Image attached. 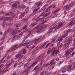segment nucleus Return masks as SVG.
<instances>
[{"instance_id": "f257e3e1", "label": "nucleus", "mask_w": 75, "mask_h": 75, "mask_svg": "<svg viewBox=\"0 0 75 75\" xmlns=\"http://www.w3.org/2000/svg\"><path fill=\"white\" fill-rule=\"evenodd\" d=\"M37 62H38L37 61H35V63H34L31 65L29 66V67H28L25 70L23 71V72H26V71H28V70H29V69H30V67H33V66H34V65H35V64H36V63H37Z\"/></svg>"}, {"instance_id": "f03ea898", "label": "nucleus", "mask_w": 75, "mask_h": 75, "mask_svg": "<svg viewBox=\"0 0 75 75\" xmlns=\"http://www.w3.org/2000/svg\"><path fill=\"white\" fill-rule=\"evenodd\" d=\"M37 62H38L37 61H35V63H34L31 65L29 66V67H28L25 70L23 71V72H26V71H28V70H29V69H30V67H33V66H34V65H35V64H36V63H37Z\"/></svg>"}, {"instance_id": "7ed1b4c3", "label": "nucleus", "mask_w": 75, "mask_h": 75, "mask_svg": "<svg viewBox=\"0 0 75 75\" xmlns=\"http://www.w3.org/2000/svg\"><path fill=\"white\" fill-rule=\"evenodd\" d=\"M69 52V50L67 51L65 54V55H66V59H68L69 57V56H71V53H70V52Z\"/></svg>"}, {"instance_id": "20e7f679", "label": "nucleus", "mask_w": 75, "mask_h": 75, "mask_svg": "<svg viewBox=\"0 0 75 75\" xmlns=\"http://www.w3.org/2000/svg\"><path fill=\"white\" fill-rule=\"evenodd\" d=\"M69 8V7L68 6V5H67L63 7L62 9L64 10H68Z\"/></svg>"}, {"instance_id": "39448f33", "label": "nucleus", "mask_w": 75, "mask_h": 75, "mask_svg": "<svg viewBox=\"0 0 75 75\" xmlns=\"http://www.w3.org/2000/svg\"><path fill=\"white\" fill-rule=\"evenodd\" d=\"M19 3V2H18V1H16L15 3H14V4H13V5L11 6V7H17L16 5Z\"/></svg>"}, {"instance_id": "423d86ee", "label": "nucleus", "mask_w": 75, "mask_h": 75, "mask_svg": "<svg viewBox=\"0 0 75 75\" xmlns=\"http://www.w3.org/2000/svg\"><path fill=\"white\" fill-rule=\"evenodd\" d=\"M11 30V29L9 28L4 33V35H7L9 32H10V31Z\"/></svg>"}, {"instance_id": "0eeeda50", "label": "nucleus", "mask_w": 75, "mask_h": 75, "mask_svg": "<svg viewBox=\"0 0 75 75\" xmlns=\"http://www.w3.org/2000/svg\"><path fill=\"white\" fill-rule=\"evenodd\" d=\"M43 58V57H40L38 58V59H40V60L41 61V62L40 63V65H42V64L43 63V61H44V60L42 59Z\"/></svg>"}, {"instance_id": "6e6552de", "label": "nucleus", "mask_w": 75, "mask_h": 75, "mask_svg": "<svg viewBox=\"0 0 75 75\" xmlns=\"http://www.w3.org/2000/svg\"><path fill=\"white\" fill-rule=\"evenodd\" d=\"M21 55V53L20 52L18 54V55H16L15 57H17V58H20V55Z\"/></svg>"}, {"instance_id": "1a4fd4ad", "label": "nucleus", "mask_w": 75, "mask_h": 75, "mask_svg": "<svg viewBox=\"0 0 75 75\" xmlns=\"http://www.w3.org/2000/svg\"><path fill=\"white\" fill-rule=\"evenodd\" d=\"M17 46H18V44L14 46L12 48V49L13 50H17Z\"/></svg>"}, {"instance_id": "9d476101", "label": "nucleus", "mask_w": 75, "mask_h": 75, "mask_svg": "<svg viewBox=\"0 0 75 75\" xmlns=\"http://www.w3.org/2000/svg\"><path fill=\"white\" fill-rule=\"evenodd\" d=\"M71 42H71H69V41H67L66 43H65L66 44V45H67V47H68V46L70 44V43Z\"/></svg>"}, {"instance_id": "9b49d317", "label": "nucleus", "mask_w": 75, "mask_h": 75, "mask_svg": "<svg viewBox=\"0 0 75 75\" xmlns=\"http://www.w3.org/2000/svg\"><path fill=\"white\" fill-rule=\"evenodd\" d=\"M25 15V13H22V14L19 17V19L21 20V19H22V17H24V16Z\"/></svg>"}, {"instance_id": "f8f14e48", "label": "nucleus", "mask_w": 75, "mask_h": 75, "mask_svg": "<svg viewBox=\"0 0 75 75\" xmlns=\"http://www.w3.org/2000/svg\"><path fill=\"white\" fill-rule=\"evenodd\" d=\"M36 4L37 7H38L40 6L42 4V3L41 2H38L37 3H36Z\"/></svg>"}, {"instance_id": "ddd939ff", "label": "nucleus", "mask_w": 75, "mask_h": 75, "mask_svg": "<svg viewBox=\"0 0 75 75\" xmlns=\"http://www.w3.org/2000/svg\"><path fill=\"white\" fill-rule=\"evenodd\" d=\"M30 44L29 42L25 43L23 44H22V45H20L19 47H21V46H25V45H28V44Z\"/></svg>"}, {"instance_id": "4468645a", "label": "nucleus", "mask_w": 75, "mask_h": 75, "mask_svg": "<svg viewBox=\"0 0 75 75\" xmlns=\"http://www.w3.org/2000/svg\"><path fill=\"white\" fill-rule=\"evenodd\" d=\"M41 28V26H39L35 28L34 29V30H39V29H40Z\"/></svg>"}, {"instance_id": "2eb2a0df", "label": "nucleus", "mask_w": 75, "mask_h": 75, "mask_svg": "<svg viewBox=\"0 0 75 75\" xmlns=\"http://www.w3.org/2000/svg\"><path fill=\"white\" fill-rule=\"evenodd\" d=\"M47 44V42H46L45 43H44L43 45L40 48H43L45 47V46Z\"/></svg>"}, {"instance_id": "dca6fc26", "label": "nucleus", "mask_w": 75, "mask_h": 75, "mask_svg": "<svg viewBox=\"0 0 75 75\" xmlns=\"http://www.w3.org/2000/svg\"><path fill=\"white\" fill-rule=\"evenodd\" d=\"M40 8L39 7L36 9H35L33 10V13H35V11H38V10L40 9Z\"/></svg>"}, {"instance_id": "f3484780", "label": "nucleus", "mask_w": 75, "mask_h": 75, "mask_svg": "<svg viewBox=\"0 0 75 75\" xmlns=\"http://www.w3.org/2000/svg\"><path fill=\"white\" fill-rule=\"evenodd\" d=\"M51 13H50V12H48L47 13L45 14V16L46 17H47V16H48V15H49V14H50Z\"/></svg>"}, {"instance_id": "a211bd4d", "label": "nucleus", "mask_w": 75, "mask_h": 75, "mask_svg": "<svg viewBox=\"0 0 75 75\" xmlns=\"http://www.w3.org/2000/svg\"><path fill=\"white\" fill-rule=\"evenodd\" d=\"M25 11L26 13H28V12L29 11V8H28V7L26 8L25 10Z\"/></svg>"}, {"instance_id": "6ab92c4d", "label": "nucleus", "mask_w": 75, "mask_h": 75, "mask_svg": "<svg viewBox=\"0 0 75 75\" xmlns=\"http://www.w3.org/2000/svg\"><path fill=\"white\" fill-rule=\"evenodd\" d=\"M66 48H67V45L66 44H65L63 45V48L64 49V50H65Z\"/></svg>"}, {"instance_id": "aec40b11", "label": "nucleus", "mask_w": 75, "mask_h": 75, "mask_svg": "<svg viewBox=\"0 0 75 75\" xmlns=\"http://www.w3.org/2000/svg\"><path fill=\"white\" fill-rule=\"evenodd\" d=\"M71 67H72V65H69L67 68V70H69V69H71Z\"/></svg>"}, {"instance_id": "412c9836", "label": "nucleus", "mask_w": 75, "mask_h": 75, "mask_svg": "<svg viewBox=\"0 0 75 75\" xmlns=\"http://www.w3.org/2000/svg\"><path fill=\"white\" fill-rule=\"evenodd\" d=\"M36 25V23H33V24H32L30 25V26L31 27H34V26H35Z\"/></svg>"}, {"instance_id": "4be33fe9", "label": "nucleus", "mask_w": 75, "mask_h": 75, "mask_svg": "<svg viewBox=\"0 0 75 75\" xmlns=\"http://www.w3.org/2000/svg\"><path fill=\"white\" fill-rule=\"evenodd\" d=\"M15 34H16V33L15 32V31H13V32H12V33L11 34V35H14Z\"/></svg>"}, {"instance_id": "5701e85b", "label": "nucleus", "mask_w": 75, "mask_h": 75, "mask_svg": "<svg viewBox=\"0 0 75 75\" xmlns=\"http://www.w3.org/2000/svg\"><path fill=\"white\" fill-rule=\"evenodd\" d=\"M72 23H73V21H71L70 22V23L69 24L67 25V26L68 27V26H69V25H71V24Z\"/></svg>"}, {"instance_id": "b1692460", "label": "nucleus", "mask_w": 75, "mask_h": 75, "mask_svg": "<svg viewBox=\"0 0 75 75\" xmlns=\"http://www.w3.org/2000/svg\"><path fill=\"white\" fill-rule=\"evenodd\" d=\"M27 27V25H25L23 28L22 29H23V30H24V29H25Z\"/></svg>"}, {"instance_id": "393cba45", "label": "nucleus", "mask_w": 75, "mask_h": 75, "mask_svg": "<svg viewBox=\"0 0 75 75\" xmlns=\"http://www.w3.org/2000/svg\"><path fill=\"white\" fill-rule=\"evenodd\" d=\"M11 64H12V62H11V63H10L9 64H7L6 65V67L7 68H8V67L9 66V65H11Z\"/></svg>"}, {"instance_id": "a878e982", "label": "nucleus", "mask_w": 75, "mask_h": 75, "mask_svg": "<svg viewBox=\"0 0 75 75\" xmlns=\"http://www.w3.org/2000/svg\"><path fill=\"white\" fill-rule=\"evenodd\" d=\"M67 41H69V42H71V41H72V38H69Z\"/></svg>"}, {"instance_id": "bb28decb", "label": "nucleus", "mask_w": 75, "mask_h": 75, "mask_svg": "<svg viewBox=\"0 0 75 75\" xmlns=\"http://www.w3.org/2000/svg\"><path fill=\"white\" fill-rule=\"evenodd\" d=\"M68 31L67 30L64 32V34L66 35H68Z\"/></svg>"}, {"instance_id": "cd10ccee", "label": "nucleus", "mask_w": 75, "mask_h": 75, "mask_svg": "<svg viewBox=\"0 0 75 75\" xmlns=\"http://www.w3.org/2000/svg\"><path fill=\"white\" fill-rule=\"evenodd\" d=\"M23 35V32H22L21 33L19 34V36L20 38Z\"/></svg>"}, {"instance_id": "c85d7f7f", "label": "nucleus", "mask_w": 75, "mask_h": 75, "mask_svg": "<svg viewBox=\"0 0 75 75\" xmlns=\"http://www.w3.org/2000/svg\"><path fill=\"white\" fill-rule=\"evenodd\" d=\"M45 73V71H42L40 74V75H43L44 74V73Z\"/></svg>"}, {"instance_id": "c756f323", "label": "nucleus", "mask_w": 75, "mask_h": 75, "mask_svg": "<svg viewBox=\"0 0 75 75\" xmlns=\"http://www.w3.org/2000/svg\"><path fill=\"white\" fill-rule=\"evenodd\" d=\"M34 41H35V39L32 40L31 41V42H30V43H31L30 44H33V42H34Z\"/></svg>"}, {"instance_id": "7c9ffc66", "label": "nucleus", "mask_w": 75, "mask_h": 75, "mask_svg": "<svg viewBox=\"0 0 75 75\" xmlns=\"http://www.w3.org/2000/svg\"><path fill=\"white\" fill-rule=\"evenodd\" d=\"M21 8H25V6L24 5H22L21 6Z\"/></svg>"}, {"instance_id": "2f4dec72", "label": "nucleus", "mask_w": 75, "mask_h": 75, "mask_svg": "<svg viewBox=\"0 0 75 75\" xmlns=\"http://www.w3.org/2000/svg\"><path fill=\"white\" fill-rule=\"evenodd\" d=\"M57 50V47H55L53 49V51L54 52H56V51Z\"/></svg>"}, {"instance_id": "473e14b6", "label": "nucleus", "mask_w": 75, "mask_h": 75, "mask_svg": "<svg viewBox=\"0 0 75 75\" xmlns=\"http://www.w3.org/2000/svg\"><path fill=\"white\" fill-rule=\"evenodd\" d=\"M15 38H20V36H19V35H15Z\"/></svg>"}, {"instance_id": "72a5a7b5", "label": "nucleus", "mask_w": 75, "mask_h": 75, "mask_svg": "<svg viewBox=\"0 0 75 75\" xmlns=\"http://www.w3.org/2000/svg\"><path fill=\"white\" fill-rule=\"evenodd\" d=\"M74 2H72V3H71L69 4L70 6V7H72V6H73V5H74Z\"/></svg>"}, {"instance_id": "f704fd0d", "label": "nucleus", "mask_w": 75, "mask_h": 75, "mask_svg": "<svg viewBox=\"0 0 75 75\" xmlns=\"http://www.w3.org/2000/svg\"><path fill=\"white\" fill-rule=\"evenodd\" d=\"M55 52H54V51H53V52L52 53L51 55H52V56H54V55L55 54Z\"/></svg>"}, {"instance_id": "c9c22d12", "label": "nucleus", "mask_w": 75, "mask_h": 75, "mask_svg": "<svg viewBox=\"0 0 75 75\" xmlns=\"http://www.w3.org/2000/svg\"><path fill=\"white\" fill-rule=\"evenodd\" d=\"M5 35H4L3 37L1 39V40H4V39L5 38Z\"/></svg>"}, {"instance_id": "e433bc0d", "label": "nucleus", "mask_w": 75, "mask_h": 75, "mask_svg": "<svg viewBox=\"0 0 75 75\" xmlns=\"http://www.w3.org/2000/svg\"><path fill=\"white\" fill-rule=\"evenodd\" d=\"M54 59H52L51 62H50L49 65H50V64H51V63H52V62H54Z\"/></svg>"}, {"instance_id": "4c0bfd02", "label": "nucleus", "mask_w": 75, "mask_h": 75, "mask_svg": "<svg viewBox=\"0 0 75 75\" xmlns=\"http://www.w3.org/2000/svg\"><path fill=\"white\" fill-rule=\"evenodd\" d=\"M25 53H26V51L24 49V50H23V54H25Z\"/></svg>"}, {"instance_id": "58836bf2", "label": "nucleus", "mask_w": 75, "mask_h": 75, "mask_svg": "<svg viewBox=\"0 0 75 75\" xmlns=\"http://www.w3.org/2000/svg\"><path fill=\"white\" fill-rule=\"evenodd\" d=\"M4 65V64H2L0 66V68H2L3 66Z\"/></svg>"}, {"instance_id": "ea45409f", "label": "nucleus", "mask_w": 75, "mask_h": 75, "mask_svg": "<svg viewBox=\"0 0 75 75\" xmlns=\"http://www.w3.org/2000/svg\"><path fill=\"white\" fill-rule=\"evenodd\" d=\"M61 28V26H58L56 27V30H57V29H58L59 28Z\"/></svg>"}, {"instance_id": "a19ab883", "label": "nucleus", "mask_w": 75, "mask_h": 75, "mask_svg": "<svg viewBox=\"0 0 75 75\" xmlns=\"http://www.w3.org/2000/svg\"><path fill=\"white\" fill-rule=\"evenodd\" d=\"M2 23H3L2 26L4 27H5V23H4V22H2Z\"/></svg>"}, {"instance_id": "79ce46f5", "label": "nucleus", "mask_w": 75, "mask_h": 75, "mask_svg": "<svg viewBox=\"0 0 75 75\" xmlns=\"http://www.w3.org/2000/svg\"><path fill=\"white\" fill-rule=\"evenodd\" d=\"M75 49V48H74L73 49H72L70 51V53H71V52H72V51H74V49Z\"/></svg>"}, {"instance_id": "37998d69", "label": "nucleus", "mask_w": 75, "mask_h": 75, "mask_svg": "<svg viewBox=\"0 0 75 75\" xmlns=\"http://www.w3.org/2000/svg\"><path fill=\"white\" fill-rule=\"evenodd\" d=\"M62 23H59V26H60V27H62Z\"/></svg>"}, {"instance_id": "c03bdc74", "label": "nucleus", "mask_w": 75, "mask_h": 75, "mask_svg": "<svg viewBox=\"0 0 75 75\" xmlns=\"http://www.w3.org/2000/svg\"><path fill=\"white\" fill-rule=\"evenodd\" d=\"M29 36H30V34L28 35L27 36H26V37H25V38H28Z\"/></svg>"}, {"instance_id": "a18cd8bd", "label": "nucleus", "mask_w": 75, "mask_h": 75, "mask_svg": "<svg viewBox=\"0 0 75 75\" xmlns=\"http://www.w3.org/2000/svg\"><path fill=\"white\" fill-rule=\"evenodd\" d=\"M1 13L2 14H6V12H4L3 11H2L1 12Z\"/></svg>"}, {"instance_id": "49530a36", "label": "nucleus", "mask_w": 75, "mask_h": 75, "mask_svg": "<svg viewBox=\"0 0 75 75\" xmlns=\"http://www.w3.org/2000/svg\"><path fill=\"white\" fill-rule=\"evenodd\" d=\"M37 68H38V66H37L34 68V70H36V69H37Z\"/></svg>"}, {"instance_id": "de8ad7c7", "label": "nucleus", "mask_w": 75, "mask_h": 75, "mask_svg": "<svg viewBox=\"0 0 75 75\" xmlns=\"http://www.w3.org/2000/svg\"><path fill=\"white\" fill-rule=\"evenodd\" d=\"M4 46L1 47H0V50H2V49H3V48H4Z\"/></svg>"}, {"instance_id": "09e8293b", "label": "nucleus", "mask_w": 75, "mask_h": 75, "mask_svg": "<svg viewBox=\"0 0 75 75\" xmlns=\"http://www.w3.org/2000/svg\"><path fill=\"white\" fill-rule=\"evenodd\" d=\"M50 43H48L46 46V47H48V46L50 45Z\"/></svg>"}, {"instance_id": "8fccbe9b", "label": "nucleus", "mask_w": 75, "mask_h": 75, "mask_svg": "<svg viewBox=\"0 0 75 75\" xmlns=\"http://www.w3.org/2000/svg\"><path fill=\"white\" fill-rule=\"evenodd\" d=\"M66 36H67V35H66L64 34V35L62 36V38H65Z\"/></svg>"}, {"instance_id": "3c124183", "label": "nucleus", "mask_w": 75, "mask_h": 75, "mask_svg": "<svg viewBox=\"0 0 75 75\" xmlns=\"http://www.w3.org/2000/svg\"><path fill=\"white\" fill-rule=\"evenodd\" d=\"M58 52H59V50H58L56 52L55 54H56V55H57V54L58 53Z\"/></svg>"}, {"instance_id": "603ef678", "label": "nucleus", "mask_w": 75, "mask_h": 75, "mask_svg": "<svg viewBox=\"0 0 75 75\" xmlns=\"http://www.w3.org/2000/svg\"><path fill=\"white\" fill-rule=\"evenodd\" d=\"M10 13H7L6 15V16H10Z\"/></svg>"}, {"instance_id": "864d4df0", "label": "nucleus", "mask_w": 75, "mask_h": 75, "mask_svg": "<svg viewBox=\"0 0 75 75\" xmlns=\"http://www.w3.org/2000/svg\"><path fill=\"white\" fill-rule=\"evenodd\" d=\"M40 40V38H38L37 39H35V41H38V40Z\"/></svg>"}, {"instance_id": "5fc2aeb1", "label": "nucleus", "mask_w": 75, "mask_h": 75, "mask_svg": "<svg viewBox=\"0 0 75 75\" xmlns=\"http://www.w3.org/2000/svg\"><path fill=\"white\" fill-rule=\"evenodd\" d=\"M62 40H63V39L61 38V39H59V43H60V42H61V41H62Z\"/></svg>"}, {"instance_id": "6e6d98bb", "label": "nucleus", "mask_w": 75, "mask_h": 75, "mask_svg": "<svg viewBox=\"0 0 75 75\" xmlns=\"http://www.w3.org/2000/svg\"><path fill=\"white\" fill-rule=\"evenodd\" d=\"M47 21H43V22L41 24H43L44 23H45V22Z\"/></svg>"}, {"instance_id": "4d7b16f0", "label": "nucleus", "mask_w": 75, "mask_h": 75, "mask_svg": "<svg viewBox=\"0 0 75 75\" xmlns=\"http://www.w3.org/2000/svg\"><path fill=\"white\" fill-rule=\"evenodd\" d=\"M52 7V6H50L48 8H47V9H50V8Z\"/></svg>"}, {"instance_id": "13d9d810", "label": "nucleus", "mask_w": 75, "mask_h": 75, "mask_svg": "<svg viewBox=\"0 0 75 75\" xmlns=\"http://www.w3.org/2000/svg\"><path fill=\"white\" fill-rule=\"evenodd\" d=\"M54 51V49H52L51 50H50V52H52V51Z\"/></svg>"}, {"instance_id": "bf43d9fd", "label": "nucleus", "mask_w": 75, "mask_h": 75, "mask_svg": "<svg viewBox=\"0 0 75 75\" xmlns=\"http://www.w3.org/2000/svg\"><path fill=\"white\" fill-rule=\"evenodd\" d=\"M16 65H17V63H16L14 65V67H16Z\"/></svg>"}, {"instance_id": "052dcab7", "label": "nucleus", "mask_w": 75, "mask_h": 75, "mask_svg": "<svg viewBox=\"0 0 75 75\" xmlns=\"http://www.w3.org/2000/svg\"><path fill=\"white\" fill-rule=\"evenodd\" d=\"M50 52H51L49 50H48V52H47V54H50Z\"/></svg>"}, {"instance_id": "680f3d73", "label": "nucleus", "mask_w": 75, "mask_h": 75, "mask_svg": "<svg viewBox=\"0 0 75 75\" xmlns=\"http://www.w3.org/2000/svg\"><path fill=\"white\" fill-rule=\"evenodd\" d=\"M7 3H8V2L7 1L4 2L2 3V4H5Z\"/></svg>"}, {"instance_id": "e2e57ef3", "label": "nucleus", "mask_w": 75, "mask_h": 75, "mask_svg": "<svg viewBox=\"0 0 75 75\" xmlns=\"http://www.w3.org/2000/svg\"><path fill=\"white\" fill-rule=\"evenodd\" d=\"M66 72V70L65 69H64L63 71H62V72L63 73H64V72Z\"/></svg>"}, {"instance_id": "0e129e2a", "label": "nucleus", "mask_w": 75, "mask_h": 75, "mask_svg": "<svg viewBox=\"0 0 75 75\" xmlns=\"http://www.w3.org/2000/svg\"><path fill=\"white\" fill-rule=\"evenodd\" d=\"M23 56H24L23 55H22L21 56V55H20V57L19 58H21L23 57Z\"/></svg>"}, {"instance_id": "69168bd1", "label": "nucleus", "mask_w": 75, "mask_h": 75, "mask_svg": "<svg viewBox=\"0 0 75 75\" xmlns=\"http://www.w3.org/2000/svg\"><path fill=\"white\" fill-rule=\"evenodd\" d=\"M55 62H53L51 65H51H55Z\"/></svg>"}, {"instance_id": "338daca9", "label": "nucleus", "mask_w": 75, "mask_h": 75, "mask_svg": "<svg viewBox=\"0 0 75 75\" xmlns=\"http://www.w3.org/2000/svg\"><path fill=\"white\" fill-rule=\"evenodd\" d=\"M55 39H53L52 40V41H53V42H55Z\"/></svg>"}, {"instance_id": "774afa93", "label": "nucleus", "mask_w": 75, "mask_h": 75, "mask_svg": "<svg viewBox=\"0 0 75 75\" xmlns=\"http://www.w3.org/2000/svg\"><path fill=\"white\" fill-rule=\"evenodd\" d=\"M14 18H17V15H16L14 16Z\"/></svg>"}]
</instances>
